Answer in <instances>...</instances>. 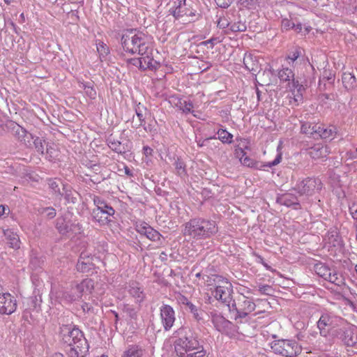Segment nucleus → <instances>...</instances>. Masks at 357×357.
<instances>
[{
    "mask_svg": "<svg viewBox=\"0 0 357 357\" xmlns=\"http://www.w3.org/2000/svg\"><path fill=\"white\" fill-rule=\"evenodd\" d=\"M148 36L141 31L133 29L126 30L121 36V45L126 52L131 54H138L144 56L152 51Z\"/></svg>",
    "mask_w": 357,
    "mask_h": 357,
    "instance_id": "f257e3e1",
    "label": "nucleus"
},
{
    "mask_svg": "<svg viewBox=\"0 0 357 357\" xmlns=\"http://www.w3.org/2000/svg\"><path fill=\"white\" fill-rule=\"evenodd\" d=\"M216 222L204 218H194L186 222L183 230L184 236H190L196 239H205L218 232Z\"/></svg>",
    "mask_w": 357,
    "mask_h": 357,
    "instance_id": "f03ea898",
    "label": "nucleus"
},
{
    "mask_svg": "<svg viewBox=\"0 0 357 357\" xmlns=\"http://www.w3.org/2000/svg\"><path fill=\"white\" fill-rule=\"evenodd\" d=\"M179 337L174 342V349L178 356L183 357L186 353L200 349L198 335L189 327H181L176 331Z\"/></svg>",
    "mask_w": 357,
    "mask_h": 357,
    "instance_id": "7ed1b4c3",
    "label": "nucleus"
},
{
    "mask_svg": "<svg viewBox=\"0 0 357 357\" xmlns=\"http://www.w3.org/2000/svg\"><path fill=\"white\" fill-rule=\"evenodd\" d=\"M93 202L96 208L92 210L91 216L95 222L100 225H105L112 222L111 217L115 213V210L105 199L93 195Z\"/></svg>",
    "mask_w": 357,
    "mask_h": 357,
    "instance_id": "20e7f679",
    "label": "nucleus"
},
{
    "mask_svg": "<svg viewBox=\"0 0 357 357\" xmlns=\"http://www.w3.org/2000/svg\"><path fill=\"white\" fill-rule=\"evenodd\" d=\"M344 319L333 312L322 313L317 322L320 335L324 337H331L338 326L344 323Z\"/></svg>",
    "mask_w": 357,
    "mask_h": 357,
    "instance_id": "39448f33",
    "label": "nucleus"
},
{
    "mask_svg": "<svg viewBox=\"0 0 357 357\" xmlns=\"http://www.w3.org/2000/svg\"><path fill=\"white\" fill-rule=\"evenodd\" d=\"M60 325L59 335L62 345L71 344L73 342L82 339H86L84 333L75 325L71 323H66L64 318H59Z\"/></svg>",
    "mask_w": 357,
    "mask_h": 357,
    "instance_id": "423d86ee",
    "label": "nucleus"
},
{
    "mask_svg": "<svg viewBox=\"0 0 357 357\" xmlns=\"http://www.w3.org/2000/svg\"><path fill=\"white\" fill-rule=\"evenodd\" d=\"M271 349L275 354L286 357H295L301 352V347L293 340H275L271 343Z\"/></svg>",
    "mask_w": 357,
    "mask_h": 357,
    "instance_id": "0eeeda50",
    "label": "nucleus"
},
{
    "mask_svg": "<svg viewBox=\"0 0 357 357\" xmlns=\"http://www.w3.org/2000/svg\"><path fill=\"white\" fill-rule=\"evenodd\" d=\"M94 289V282L91 279H84L80 283L71 286L70 291L63 293V297L69 302L82 298L85 294H90Z\"/></svg>",
    "mask_w": 357,
    "mask_h": 357,
    "instance_id": "6e6552de",
    "label": "nucleus"
},
{
    "mask_svg": "<svg viewBox=\"0 0 357 357\" xmlns=\"http://www.w3.org/2000/svg\"><path fill=\"white\" fill-rule=\"evenodd\" d=\"M73 214L68 213L64 215L57 218L56 220L55 227L58 232L63 235L67 236L70 234H77L82 231V227L76 220H72L69 216H72Z\"/></svg>",
    "mask_w": 357,
    "mask_h": 357,
    "instance_id": "1a4fd4ad",
    "label": "nucleus"
},
{
    "mask_svg": "<svg viewBox=\"0 0 357 357\" xmlns=\"http://www.w3.org/2000/svg\"><path fill=\"white\" fill-rule=\"evenodd\" d=\"M255 303L248 297L242 295L237 298V310H238V317H235L238 324H241L242 326H238V329H243V325L248 321L247 317L250 313L255 310Z\"/></svg>",
    "mask_w": 357,
    "mask_h": 357,
    "instance_id": "9d476101",
    "label": "nucleus"
},
{
    "mask_svg": "<svg viewBox=\"0 0 357 357\" xmlns=\"http://www.w3.org/2000/svg\"><path fill=\"white\" fill-rule=\"evenodd\" d=\"M333 339L340 340L347 347H354L357 343V337L354 335V328L347 320H344L331 336Z\"/></svg>",
    "mask_w": 357,
    "mask_h": 357,
    "instance_id": "9b49d317",
    "label": "nucleus"
},
{
    "mask_svg": "<svg viewBox=\"0 0 357 357\" xmlns=\"http://www.w3.org/2000/svg\"><path fill=\"white\" fill-rule=\"evenodd\" d=\"M322 188V183L319 178H306L298 183L294 190L300 195H312L315 190L319 191Z\"/></svg>",
    "mask_w": 357,
    "mask_h": 357,
    "instance_id": "f8f14e48",
    "label": "nucleus"
},
{
    "mask_svg": "<svg viewBox=\"0 0 357 357\" xmlns=\"http://www.w3.org/2000/svg\"><path fill=\"white\" fill-rule=\"evenodd\" d=\"M63 347L68 357H85L89 349L86 339L79 340L71 344H64Z\"/></svg>",
    "mask_w": 357,
    "mask_h": 357,
    "instance_id": "ddd939ff",
    "label": "nucleus"
},
{
    "mask_svg": "<svg viewBox=\"0 0 357 357\" xmlns=\"http://www.w3.org/2000/svg\"><path fill=\"white\" fill-rule=\"evenodd\" d=\"M282 160V153H278L275 158L272 161L267 163H262L258 161L253 160L250 157L246 156L241 157L240 161L244 165L249 167H252L256 169H263L264 167H273L278 165Z\"/></svg>",
    "mask_w": 357,
    "mask_h": 357,
    "instance_id": "4468645a",
    "label": "nucleus"
},
{
    "mask_svg": "<svg viewBox=\"0 0 357 357\" xmlns=\"http://www.w3.org/2000/svg\"><path fill=\"white\" fill-rule=\"evenodd\" d=\"M160 312L164 330L168 331L172 328L176 320L174 310L169 305H163L160 309Z\"/></svg>",
    "mask_w": 357,
    "mask_h": 357,
    "instance_id": "2eb2a0df",
    "label": "nucleus"
},
{
    "mask_svg": "<svg viewBox=\"0 0 357 357\" xmlns=\"http://www.w3.org/2000/svg\"><path fill=\"white\" fill-rule=\"evenodd\" d=\"M16 300L9 293L0 295V314H10L16 310Z\"/></svg>",
    "mask_w": 357,
    "mask_h": 357,
    "instance_id": "dca6fc26",
    "label": "nucleus"
},
{
    "mask_svg": "<svg viewBox=\"0 0 357 357\" xmlns=\"http://www.w3.org/2000/svg\"><path fill=\"white\" fill-rule=\"evenodd\" d=\"M95 267L93 263V256L87 251L81 252L76 264V269L81 273H89Z\"/></svg>",
    "mask_w": 357,
    "mask_h": 357,
    "instance_id": "f3484780",
    "label": "nucleus"
},
{
    "mask_svg": "<svg viewBox=\"0 0 357 357\" xmlns=\"http://www.w3.org/2000/svg\"><path fill=\"white\" fill-rule=\"evenodd\" d=\"M136 231L152 241H158L162 237V235L157 230L146 222L137 225L136 226Z\"/></svg>",
    "mask_w": 357,
    "mask_h": 357,
    "instance_id": "a211bd4d",
    "label": "nucleus"
},
{
    "mask_svg": "<svg viewBox=\"0 0 357 357\" xmlns=\"http://www.w3.org/2000/svg\"><path fill=\"white\" fill-rule=\"evenodd\" d=\"M22 127L12 120H7L5 122L0 119V135H3L4 131L12 133L16 138L20 135Z\"/></svg>",
    "mask_w": 357,
    "mask_h": 357,
    "instance_id": "6ab92c4d",
    "label": "nucleus"
},
{
    "mask_svg": "<svg viewBox=\"0 0 357 357\" xmlns=\"http://www.w3.org/2000/svg\"><path fill=\"white\" fill-rule=\"evenodd\" d=\"M276 202L287 207L292 206L294 209L301 208L297 197L291 193L283 194L278 196L276 199Z\"/></svg>",
    "mask_w": 357,
    "mask_h": 357,
    "instance_id": "aec40b11",
    "label": "nucleus"
},
{
    "mask_svg": "<svg viewBox=\"0 0 357 357\" xmlns=\"http://www.w3.org/2000/svg\"><path fill=\"white\" fill-rule=\"evenodd\" d=\"M135 112L137 117L138 118L139 124L132 125V128L138 129L140 127H143L144 130L147 131V128L145 126L146 115L147 112L146 107L141 102H139L135 106Z\"/></svg>",
    "mask_w": 357,
    "mask_h": 357,
    "instance_id": "412c9836",
    "label": "nucleus"
},
{
    "mask_svg": "<svg viewBox=\"0 0 357 357\" xmlns=\"http://www.w3.org/2000/svg\"><path fill=\"white\" fill-rule=\"evenodd\" d=\"M212 322L215 328L222 333L227 332L231 326V322L220 314L213 315Z\"/></svg>",
    "mask_w": 357,
    "mask_h": 357,
    "instance_id": "4be33fe9",
    "label": "nucleus"
},
{
    "mask_svg": "<svg viewBox=\"0 0 357 357\" xmlns=\"http://www.w3.org/2000/svg\"><path fill=\"white\" fill-rule=\"evenodd\" d=\"M106 142L107 146L115 153L119 154H125L126 152L129 151V148L128 144H122L121 142L116 139L112 135H109L107 139Z\"/></svg>",
    "mask_w": 357,
    "mask_h": 357,
    "instance_id": "5701e85b",
    "label": "nucleus"
},
{
    "mask_svg": "<svg viewBox=\"0 0 357 357\" xmlns=\"http://www.w3.org/2000/svg\"><path fill=\"white\" fill-rule=\"evenodd\" d=\"M324 241L333 247L341 248L344 246L342 237L336 230L328 231L324 237Z\"/></svg>",
    "mask_w": 357,
    "mask_h": 357,
    "instance_id": "b1692460",
    "label": "nucleus"
},
{
    "mask_svg": "<svg viewBox=\"0 0 357 357\" xmlns=\"http://www.w3.org/2000/svg\"><path fill=\"white\" fill-rule=\"evenodd\" d=\"M319 129V124L310 122H301V132L303 134L317 139V133Z\"/></svg>",
    "mask_w": 357,
    "mask_h": 357,
    "instance_id": "393cba45",
    "label": "nucleus"
},
{
    "mask_svg": "<svg viewBox=\"0 0 357 357\" xmlns=\"http://www.w3.org/2000/svg\"><path fill=\"white\" fill-rule=\"evenodd\" d=\"M150 54H151V51L149 50V53L142 56V60H143L142 71H145L146 70H156L160 66V63L155 61L153 56H150Z\"/></svg>",
    "mask_w": 357,
    "mask_h": 357,
    "instance_id": "a878e982",
    "label": "nucleus"
},
{
    "mask_svg": "<svg viewBox=\"0 0 357 357\" xmlns=\"http://www.w3.org/2000/svg\"><path fill=\"white\" fill-rule=\"evenodd\" d=\"M79 195V193L73 190L72 187L68 184L63 185V192L60 196H63L67 203L75 204L77 202V197Z\"/></svg>",
    "mask_w": 357,
    "mask_h": 357,
    "instance_id": "bb28decb",
    "label": "nucleus"
},
{
    "mask_svg": "<svg viewBox=\"0 0 357 357\" xmlns=\"http://www.w3.org/2000/svg\"><path fill=\"white\" fill-rule=\"evenodd\" d=\"M232 291V285H231V287H228L227 289L218 287L214 289V291H212V294L217 300L221 301L222 303H227L230 298Z\"/></svg>",
    "mask_w": 357,
    "mask_h": 357,
    "instance_id": "cd10ccee",
    "label": "nucleus"
},
{
    "mask_svg": "<svg viewBox=\"0 0 357 357\" xmlns=\"http://www.w3.org/2000/svg\"><path fill=\"white\" fill-rule=\"evenodd\" d=\"M128 292L131 296L136 299L137 303H141L144 299V294L137 282H132L129 284Z\"/></svg>",
    "mask_w": 357,
    "mask_h": 357,
    "instance_id": "c85d7f7f",
    "label": "nucleus"
},
{
    "mask_svg": "<svg viewBox=\"0 0 357 357\" xmlns=\"http://www.w3.org/2000/svg\"><path fill=\"white\" fill-rule=\"evenodd\" d=\"M3 234L10 248L13 249L20 248V241L17 234L14 233L10 229L4 230Z\"/></svg>",
    "mask_w": 357,
    "mask_h": 357,
    "instance_id": "c756f323",
    "label": "nucleus"
},
{
    "mask_svg": "<svg viewBox=\"0 0 357 357\" xmlns=\"http://www.w3.org/2000/svg\"><path fill=\"white\" fill-rule=\"evenodd\" d=\"M303 52L304 50L301 47H296L294 50L289 52V54L287 56V59H289L293 62L297 61L298 59L303 61L305 63H307L308 66L312 70H314L313 66L310 64L308 59H305Z\"/></svg>",
    "mask_w": 357,
    "mask_h": 357,
    "instance_id": "7c9ffc66",
    "label": "nucleus"
},
{
    "mask_svg": "<svg viewBox=\"0 0 357 357\" xmlns=\"http://www.w3.org/2000/svg\"><path fill=\"white\" fill-rule=\"evenodd\" d=\"M143 355L144 349L142 347L137 344H130L123 351L121 357H142Z\"/></svg>",
    "mask_w": 357,
    "mask_h": 357,
    "instance_id": "2f4dec72",
    "label": "nucleus"
},
{
    "mask_svg": "<svg viewBox=\"0 0 357 357\" xmlns=\"http://www.w3.org/2000/svg\"><path fill=\"white\" fill-rule=\"evenodd\" d=\"M20 135H17V139L22 142L27 148H32V142L36 137L33 134L27 132L24 128L20 131Z\"/></svg>",
    "mask_w": 357,
    "mask_h": 357,
    "instance_id": "473e14b6",
    "label": "nucleus"
},
{
    "mask_svg": "<svg viewBox=\"0 0 357 357\" xmlns=\"http://www.w3.org/2000/svg\"><path fill=\"white\" fill-rule=\"evenodd\" d=\"M243 64L249 71L255 72L258 66L257 57L251 54H245L243 58Z\"/></svg>",
    "mask_w": 357,
    "mask_h": 357,
    "instance_id": "72a5a7b5",
    "label": "nucleus"
},
{
    "mask_svg": "<svg viewBox=\"0 0 357 357\" xmlns=\"http://www.w3.org/2000/svg\"><path fill=\"white\" fill-rule=\"evenodd\" d=\"M336 132V128L334 126L325 127L324 126L319 124V129L317 133V139H328L333 136Z\"/></svg>",
    "mask_w": 357,
    "mask_h": 357,
    "instance_id": "f704fd0d",
    "label": "nucleus"
},
{
    "mask_svg": "<svg viewBox=\"0 0 357 357\" xmlns=\"http://www.w3.org/2000/svg\"><path fill=\"white\" fill-rule=\"evenodd\" d=\"M342 80L344 88L347 90L352 89L356 86V78L350 73H344Z\"/></svg>",
    "mask_w": 357,
    "mask_h": 357,
    "instance_id": "c9c22d12",
    "label": "nucleus"
},
{
    "mask_svg": "<svg viewBox=\"0 0 357 357\" xmlns=\"http://www.w3.org/2000/svg\"><path fill=\"white\" fill-rule=\"evenodd\" d=\"M314 272L320 277L326 280L327 277L330 276L331 271V268L324 263L319 262L314 266Z\"/></svg>",
    "mask_w": 357,
    "mask_h": 357,
    "instance_id": "e433bc0d",
    "label": "nucleus"
},
{
    "mask_svg": "<svg viewBox=\"0 0 357 357\" xmlns=\"http://www.w3.org/2000/svg\"><path fill=\"white\" fill-rule=\"evenodd\" d=\"M217 135H218V139L222 143L231 144L232 142L233 135L229 132L227 130L220 128L217 131ZM211 139H217V137L214 136Z\"/></svg>",
    "mask_w": 357,
    "mask_h": 357,
    "instance_id": "4c0bfd02",
    "label": "nucleus"
},
{
    "mask_svg": "<svg viewBox=\"0 0 357 357\" xmlns=\"http://www.w3.org/2000/svg\"><path fill=\"white\" fill-rule=\"evenodd\" d=\"M326 152V148H324L321 144H317L313 147H311L309 149L308 153L312 158L319 159L322 158Z\"/></svg>",
    "mask_w": 357,
    "mask_h": 357,
    "instance_id": "58836bf2",
    "label": "nucleus"
},
{
    "mask_svg": "<svg viewBox=\"0 0 357 357\" xmlns=\"http://www.w3.org/2000/svg\"><path fill=\"white\" fill-rule=\"evenodd\" d=\"M45 144V139L43 137L36 136L32 142V147H34L36 151L40 155H44Z\"/></svg>",
    "mask_w": 357,
    "mask_h": 357,
    "instance_id": "ea45409f",
    "label": "nucleus"
},
{
    "mask_svg": "<svg viewBox=\"0 0 357 357\" xmlns=\"http://www.w3.org/2000/svg\"><path fill=\"white\" fill-rule=\"evenodd\" d=\"M278 77L280 78V79L281 81H283V82L291 81L293 82V79H294V73L289 68H284L279 71Z\"/></svg>",
    "mask_w": 357,
    "mask_h": 357,
    "instance_id": "a19ab883",
    "label": "nucleus"
},
{
    "mask_svg": "<svg viewBox=\"0 0 357 357\" xmlns=\"http://www.w3.org/2000/svg\"><path fill=\"white\" fill-rule=\"evenodd\" d=\"M187 309L190 310V312L192 314L194 319L199 321L202 320V315L204 314V311L194 305L192 303H190L186 307Z\"/></svg>",
    "mask_w": 357,
    "mask_h": 357,
    "instance_id": "79ce46f5",
    "label": "nucleus"
},
{
    "mask_svg": "<svg viewBox=\"0 0 357 357\" xmlns=\"http://www.w3.org/2000/svg\"><path fill=\"white\" fill-rule=\"evenodd\" d=\"M122 310L130 319V321H137V311L132 305L129 304H124L123 305Z\"/></svg>",
    "mask_w": 357,
    "mask_h": 357,
    "instance_id": "37998d69",
    "label": "nucleus"
},
{
    "mask_svg": "<svg viewBox=\"0 0 357 357\" xmlns=\"http://www.w3.org/2000/svg\"><path fill=\"white\" fill-rule=\"evenodd\" d=\"M215 280H216V281H215V283H213L214 289L218 287L227 289L228 287H231V285H232L227 278L219 275H215Z\"/></svg>",
    "mask_w": 357,
    "mask_h": 357,
    "instance_id": "c03bdc74",
    "label": "nucleus"
},
{
    "mask_svg": "<svg viewBox=\"0 0 357 357\" xmlns=\"http://www.w3.org/2000/svg\"><path fill=\"white\" fill-rule=\"evenodd\" d=\"M326 280L337 286H342L344 284L342 275L337 273L335 271L333 272L331 271L330 276H328Z\"/></svg>",
    "mask_w": 357,
    "mask_h": 357,
    "instance_id": "a18cd8bd",
    "label": "nucleus"
},
{
    "mask_svg": "<svg viewBox=\"0 0 357 357\" xmlns=\"http://www.w3.org/2000/svg\"><path fill=\"white\" fill-rule=\"evenodd\" d=\"M177 107L179 108L180 110H182L183 113L185 114H189L192 113L193 110V104L191 101H186V100H179V102L177 104Z\"/></svg>",
    "mask_w": 357,
    "mask_h": 357,
    "instance_id": "49530a36",
    "label": "nucleus"
},
{
    "mask_svg": "<svg viewBox=\"0 0 357 357\" xmlns=\"http://www.w3.org/2000/svg\"><path fill=\"white\" fill-rule=\"evenodd\" d=\"M293 86L296 89V93H294V100L296 102L300 101L303 99L302 92L305 90L303 86L299 84L298 80L293 79Z\"/></svg>",
    "mask_w": 357,
    "mask_h": 357,
    "instance_id": "de8ad7c7",
    "label": "nucleus"
},
{
    "mask_svg": "<svg viewBox=\"0 0 357 357\" xmlns=\"http://www.w3.org/2000/svg\"><path fill=\"white\" fill-rule=\"evenodd\" d=\"M185 15L192 17V21L198 19L197 15L200 16L199 14H197L196 10L190 9L187 6L184 7L183 9L181 10V17Z\"/></svg>",
    "mask_w": 357,
    "mask_h": 357,
    "instance_id": "09e8293b",
    "label": "nucleus"
},
{
    "mask_svg": "<svg viewBox=\"0 0 357 357\" xmlns=\"http://www.w3.org/2000/svg\"><path fill=\"white\" fill-rule=\"evenodd\" d=\"M247 26L244 22L238 21L230 25L229 29L232 32H243L246 31Z\"/></svg>",
    "mask_w": 357,
    "mask_h": 357,
    "instance_id": "8fccbe9b",
    "label": "nucleus"
},
{
    "mask_svg": "<svg viewBox=\"0 0 357 357\" xmlns=\"http://www.w3.org/2000/svg\"><path fill=\"white\" fill-rule=\"evenodd\" d=\"M40 214L45 215L49 219H52L56 216V212L53 207H45L42 208L39 211Z\"/></svg>",
    "mask_w": 357,
    "mask_h": 357,
    "instance_id": "3c124183",
    "label": "nucleus"
},
{
    "mask_svg": "<svg viewBox=\"0 0 357 357\" xmlns=\"http://www.w3.org/2000/svg\"><path fill=\"white\" fill-rule=\"evenodd\" d=\"M97 51L100 58L106 56L109 52V47L103 42L97 44Z\"/></svg>",
    "mask_w": 357,
    "mask_h": 357,
    "instance_id": "603ef678",
    "label": "nucleus"
},
{
    "mask_svg": "<svg viewBox=\"0 0 357 357\" xmlns=\"http://www.w3.org/2000/svg\"><path fill=\"white\" fill-rule=\"evenodd\" d=\"M84 89L86 96L91 99L93 100L96 98V91L94 89L93 86L90 84V83H86L84 84Z\"/></svg>",
    "mask_w": 357,
    "mask_h": 357,
    "instance_id": "864d4df0",
    "label": "nucleus"
},
{
    "mask_svg": "<svg viewBox=\"0 0 357 357\" xmlns=\"http://www.w3.org/2000/svg\"><path fill=\"white\" fill-rule=\"evenodd\" d=\"M49 188L53 191V193L56 196H60L61 195V192L59 188V183L54 179H50L48 181Z\"/></svg>",
    "mask_w": 357,
    "mask_h": 357,
    "instance_id": "5fc2aeb1",
    "label": "nucleus"
},
{
    "mask_svg": "<svg viewBox=\"0 0 357 357\" xmlns=\"http://www.w3.org/2000/svg\"><path fill=\"white\" fill-rule=\"evenodd\" d=\"M142 62L143 60H142V56L139 58H131L126 59V63L128 65L136 66L141 70H142Z\"/></svg>",
    "mask_w": 357,
    "mask_h": 357,
    "instance_id": "6e6d98bb",
    "label": "nucleus"
},
{
    "mask_svg": "<svg viewBox=\"0 0 357 357\" xmlns=\"http://www.w3.org/2000/svg\"><path fill=\"white\" fill-rule=\"evenodd\" d=\"M239 3L248 9H256L257 7V0H240Z\"/></svg>",
    "mask_w": 357,
    "mask_h": 357,
    "instance_id": "4d7b16f0",
    "label": "nucleus"
},
{
    "mask_svg": "<svg viewBox=\"0 0 357 357\" xmlns=\"http://www.w3.org/2000/svg\"><path fill=\"white\" fill-rule=\"evenodd\" d=\"M258 290L261 294L268 296H272L274 292L273 287L268 284L260 285Z\"/></svg>",
    "mask_w": 357,
    "mask_h": 357,
    "instance_id": "13d9d810",
    "label": "nucleus"
},
{
    "mask_svg": "<svg viewBox=\"0 0 357 357\" xmlns=\"http://www.w3.org/2000/svg\"><path fill=\"white\" fill-rule=\"evenodd\" d=\"M175 167L179 175H185L186 174L185 165L181 160L178 159L175 162Z\"/></svg>",
    "mask_w": 357,
    "mask_h": 357,
    "instance_id": "bf43d9fd",
    "label": "nucleus"
},
{
    "mask_svg": "<svg viewBox=\"0 0 357 357\" xmlns=\"http://www.w3.org/2000/svg\"><path fill=\"white\" fill-rule=\"evenodd\" d=\"M217 26L220 29H225L230 26V22L225 17H220L217 22Z\"/></svg>",
    "mask_w": 357,
    "mask_h": 357,
    "instance_id": "052dcab7",
    "label": "nucleus"
},
{
    "mask_svg": "<svg viewBox=\"0 0 357 357\" xmlns=\"http://www.w3.org/2000/svg\"><path fill=\"white\" fill-rule=\"evenodd\" d=\"M174 7L176 8H177V10H181L182 9H183L184 7H185L187 5H186V0H176L174 2Z\"/></svg>",
    "mask_w": 357,
    "mask_h": 357,
    "instance_id": "680f3d73",
    "label": "nucleus"
},
{
    "mask_svg": "<svg viewBox=\"0 0 357 357\" xmlns=\"http://www.w3.org/2000/svg\"><path fill=\"white\" fill-rule=\"evenodd\" d=\"M230 312L235 313L234 317H238V310H237V301H234L231 305L228 304Z\"/></svg>",
    "mask_w": 357,
    "mask_h": 357,
    "instance_id": "e2e57ef3",
    "label": "nucleus"
},
{
    "mask_svg": "<svg viewBox=\"0 0 357 357\" xmlns=\"http://www.w3.org/2000/svg\"><path fill=\"white\" fill-rule=\"evenodd\" d=\"M177 301L179 304L183 305L185 307L190 303V301L183 295L180 294L177 298Z\"/></svg>",
    "mask_w": 357,
    "mask_h": 357,
    "instance_id": "0e129e2a",
    "label": "nucleus"
},
{
    "mask_svg": "<svg viewBox=\"0 0 357 357\" xmlns=\"http://www.w3.org/2000/svg\"><path fill=\"white\" fill-rule=\"evenodd\" d=\"M294 26V22H292L291 21L287 20V19H285V20H283L282 22V27L286 30H288L289 29H292Z\"/></svg>",
    "mask_w": 357,
    "mask_h": 357,
    "instance_id": "69168bd1",
    "label": "nucleus"
},
{
    "mask_svg": "<svg viewBox=\"0 0 357 357\" xmlns=\"http://www.w3.org/2000/svg\"><path fill=\"white\" fill-rule=\"evenodd\" d=\"M169 13L172 15L176 20L181 18V10H177L174 6L171 8L169 10Z\"/></svg>",
    "mask_w": 357,
    "mask_h": 357,
    "instance_id": "338daca9",
    "label": "nucleus"
},
{
    "mask_svg": "<svg viewBox=\"0 0 357 357\" xmlns=\"http://www.w3.org/2000/svg\"><path fill=\"white\" fill-rule=\"evenodd\" d=\"M81 307L84 312L89 313L93 311V307L88 303L84 302Z\"/></svg>",
    "mask_w": 357,
    "mask_h": 357,
    "instance_id": "774afa93",
    "label": "nucleus"
}]
</instances>
